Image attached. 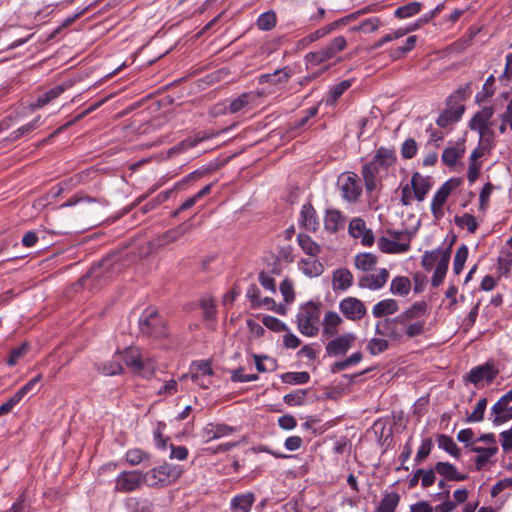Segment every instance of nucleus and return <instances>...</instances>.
<instances>
[{
	"instance_id": "obj_32",
	"label": "nucleus",
	"mask_w": 512,
	"mask_h": 512,
	"mask_svg": "<svg viewBox=\"0 0 512 512\" xmlns=\"http://www.w3.org/2000/svg\"><path fill=\"white\" fill-rule=\"evenodd\" d=\"M411 290V281L408 277L397 276L391 281L390 291L394 295L407 296Z\"/></svg>"
},
{
	"instance_id": "obj_22",
	"label": "nucleus",
	"mask_w": 512,
	"mask_h": 512,
	"mask_svg": "<svg viewBox=\"0 0 512 512\" xmlns=\"http://www.w3.org/2000/svg\"><path fill=\"white\" fill-rule=\"evenodd\" d=\"M291 75V69L288 67H284L281 69H277L273 73L261 75L259 78V82L261 84L270 83L272 85L285 84L289 81Z\"/></svg>"
},
{
	"instance_id": "obj_4",
	"label": "nucleus",
	"mask_w": 512,
	"mask_h": 512,
	"mask_svg": "<svg viewBox=\"0 0 512 512\" xmlns=\"http://www.w3.org/2000/svg\"><path fill=\"white\" fill-rule=\"evenodd\" d=\"M320 318V309L313 303L308 302L303 305L297 314V323L299 331L308 337L315 336L318 333V322Z\"/></svg>"
},
{
	"instance_id": "obj_8",
	"label": "nucleus",
	"mask_w": 512,
	"mask_h": 512,
	"mask_svg": "<svg viewBox=\"0 0 512 512\" xmlns=\"http://www.w3.org/2000/svg\"><path fill=\"white\" fill-rule=\"evenodd\" d=\"M339 310L350 321H359L367 314L364 302L353 296L342 299L339 303Z\"/></svg>"
},
{
	"instance_id": "obj_31",
	"label": "nucleus",
	"mask_w": 512,
	"mask_h": 512,
	"mask_svg": "<svg viewBox=\"0 0 512 512\" xmlns=\"http://www.w3.org/2000/svg\"><path fill=\"white\" fill-rule=\"evenodd\" d=\"M398 309V303L394 299H385L374 305L372 313L374 317L380 318L385 315L393 314L397 312Z\"/></svg>"
},
{
	"instance_id": "obj_34",
	"label": "nucleus",
	"mask_w": 512,
	"mask_h": 512,
	"mask_svg": "<svg viewBox=\"0 0 512 512\" xmlns=\"http://www.w3.org/2000/svg\"><path fill=\"white\" fill-rule=\"evenodd\" d=\"M297 240L299 246L306 254L315 257L320 253V246L309 235L299 234Z\"/></svg>"
},
{
	"instance_id": "obj_5",
	"label": "nucleus",
	"mask_w": 512,
	"mask_h": 512,
	"mask_svg": "<svg viewBox=\"0 0 512 512\" xmlns=\"http://www.w3.org/2000/svg\"><path fill=\"white\" fill-rule=\"evenodd\" d=\"M140 330L143 334L154 339L168 336V329L164 319L156 310H146L139 320Z\"/></svg>"
},
{
	"instance_id": "obj_13",
	"label": "nucleus",
	"mask_w": 512,
	"mask_h": 512,
	"mask_svg": "<svg viewBox=\"0 0 512 512\" xmlns=\"http://www.w3.org/2000/svg\"><path fill=\"white\" fill-rule=\"evenodd\" d=\"M355 339L352 333L342 334L326 344V352L331 357L344 355L352 347Z\"/></svg>"
},
{
	"instance_id": "obj_62",
	"label": "nucleus",
	"mask_w": 512,
	"mask_h": 512,
	"mask_svg": "<svg viewBox=\"0 0 512 512\" xmlns=\"http://www.w3.org/2000/svg\"><path fill=\"white\" fill-rule=\"evenodd\" d=\"M28 351V344L23 343L19 347L13 349L10 352V356L7 360L9 366H14L20 358H22Z\"/></svg>"
},
{
	"instance_id": "obj_41",
	"label": "nucleus",
	"mask_w": 512,
	"mask_h": 512,
	"mask_svg": "<svg viewBox=\"0 0 512 512\" xmlns=\"http://www.w3.org/2000/svg\"><path fill=\"white\" fill-rule=\"evenodd\" d=\"M399 499V495L395 492L386 494L381 500L377 512H394L399 503Z\"/></svg>"
},
{
	"instance_id": "obj_35",
	"label": "nucleus",
	"mask_w": 512,
	"mask_h": 512,
	"mask_svg": "<svg viewBox=\"0 0 512 512\" xmlns=\"http://www.w3.org/2000/svg\"><path fill=\"white\" fill-rule=\"evenodd\" d=\"M435 471L443 480H465V477L458 475L456 468L447 462L437 463Z\"/></svg>"
},
{
	"instance_id": "obj_37",
	"label": "nucleus",
	"mask_w": 512,
	"mask_h": 512,
	"mask_svg": "<svg viewBox=\"0 0 512 512\" xmlns=\"http://www.w3.org/2000/svg\"><path fill=\"white\" fill-rule=\"evenodd\" d=\"M464 154V148L451 146L444 149L442 153V161L445 165L449 167L455 166L458 159H460Z\"/></svg>"
},
{
	"instance_id": "obj_56",
	"label": "nucleus",
	"mask_w": 512,
	"mask_h": 512,
	"mask_svg": "<svg viewBox=\"0 0 512 512\" xmlns=\"http://www.w3.org/2000/svg\"><path fill=\"white\" fill-rule=\"evenodd\" d=\"M127 504L130 512H153V506L147 500L129 499Z\"/></svg>"
},
{
	"instance_id": "obj_16",
	"label": "nucleus",
	"mask_w": 512,
	"mask_h": 512,
	"mask_svg": "<svg viewBox=\"0 0 512 512\" xmlns=\"http://www.w3.org/2000/svg\"><path fill=\"white\" fill-rule=\"evenodd\" d=\"M353 274L347 268L336 269L332 274V288L334 291H346L353 285Z\"/></svg>"
},
{
	"instance_id": "obj_53",
	"label": "nucleus",
	"mask_w": 512,
	"mask_h": 512,
	"mask_svg": "<svg viewBox=\"0 0 512 512\" xmlns=\"http://www.w3.org/2000/svg\"><path fill=\"white\" fill-rule=\"evenodd\" d=\"M487 406V399L481 398L474 409V411L467 416L466 422H481L484 419V413Z\"/></svg>"
},
{
	"instance_id": "obj_49",
	"label": "nucleus",
	"mask_w": 512,
	"mask_h": 512,
	"mask_svg": "<svg viewBox=\"0 0 512 512\" xmlns=\"http://www.w3.org/2000/svg\"><path fill=\"white\" fill-rule=\"evenodd\" d=\"M282 381L288 384H305L309 381L310 375L308 372H287L282 376Z\"/></svg>"
},
{
	"instance_id": "obj_2",
	"label": "nucleus",
	"mask_w": 512,
	"mask_h": 512,
	"mask_svg": "<svg viewBox=\"0 0 512 512\" xmlns=\"http://www.w3.org/2000/svg\"><path fill=\"white\" fill-rule=\"evenodd\" d=\"M396 161L395 150L386 147L377 149L373 159L363 165L361 175L368 192L377 188L381 170H387Z\"/></svg>"
},
{
	"instance_id": "obj_11",
	"label": "nucleus",
	"mask_w": 512,
	"mask_h": 512,
	"mask_svg": "<svg viewBox=\"0 0 512 512\" xmlns=\"http://www.w3.org/2000/svg\"><path fill=\"white\" fill-rule=\"evenodd\" d=\"M192 228V224L187 222H183L175 228L169 229L168 231L162 233L157 238H155L151 245L156 248H162L168 244L176 242L180 239L184 234L188 233Z\"/></svg>"
},
{
	"instance_id": "obj_38",
	"label": "nucleus",
	"mask_w": 512,
	"mask_h": 512,
	"mask_svg": "<svg viewBox=\"0 0 512 512\" xmlns=\"http://www.w3.org/2000/svg\"><path fill=\"white\" fill-rule=\"evenodd\" d=\"M437 443L439 448L445 450L447 453L454 457H459L460 450L452 437L445 434H439L437 435Z\"/></svg>"
},
{
	"instance_id": "obj_52",
	"label": "nucleus",
	"mask_w": 512,
	"mask_h": 512,
	"mask_svg": "<svg viewBox=\"0 0 512 512\" xmlns=\"http://www.w3.org/2000/svg\"><path fill=\"white\" fill-rule=\"evenodd\" d=\"M254 359L259 372H270L276 369V360L268 356L254 355Z\"/></svg>"
},
{
	"instance_id": "obj_40",
	"label": "nucleus",
	"mask_w": 512,
	"mask_h": 512,
	"mask_svg": "<svg viewBox=\"0 0 512 512\" xmlns=\"http://www.w3.org/2000/svg\"><path fill=\"white\" fill-rule=\"evenodd\" d=\"M41 380L42 375H36L15 393L16 396H18L19 399L22 400L27 394H35L40 389Z\"/></svg>"
},
{
	"instance_id": "obj_6",
	"label": "nucleus",
	"mask_w": 512,
	"mask_h": 512,
	"mask_svg": "<svg viewBox=\"0 0 512 512\" xmlns=\"http://www.w3.org/2000/svg\"><path fill=\"white\" fill-rule=\"evenodd\" d=\"M347 47V41L343 36H337L331 40L325 47L315 52H309L305 60L311 65L317 66L328 60L333 59L339 52Z\"/></svg>"
},
{
	"instance_id": "obj_21",
	"label": "nucleus",
	"mask_w": 512,
	"mask_h": 512,
	"mask_svg": "<svg viewBox=\"0 0 512 512\" xmlns=\"http://www.w3.org/2000/svg\"><path fill=\"white\" fill-rule=\"evenodd\" d=\"M450 249L444 250L440 261L437 262L431 279L432 286L438 287L444 280L450 261Z\"/></svg>"
},
{
	"instance_id": "obj_60",
	"label": "nucleus",
	"mask_w": 512,
	"mask_h": 512,
	"mask_svg": "<svg viewBox=\"0 0 512 512\" xmlns=\"http://www.w3.org/2000/svg\"><path fill=\"white\" fill-rule=\"evenodd\" d=\"M280 292H281V294L284 298V301L286 303L293 302V300L295 298V294H294L293 284L291 281H289L288 279L283 280L280 284Z\"/></svg>"
},
{
	"instance_id": "obj_29",
	"label": "nucleus",
	"mask_w": 512,
	"mask_h": 512,
	"mask_svg": "<svg viewBox=\"0 0 512 512\" xmlns=\"http://www.w3.org/2000/svg\"><path fill=\"white\" fill-rule=\"evenodd\" d=\"M301 223L307 229L315 231L319 225L316 217V211L311 204L303 205L301 212Z\"/></svg>"
},
{
	"instance_id": "obj_57",
	"label": "nucleus",
	"mask_w": 512,
	"mask_h": 512,
	"mask_svg": "<svg viewBox=\"0 0 512 512\" xmlns=\"http://www.w3.org/2000/svg\"><path fill=\"white\" fill-rule=\"evenodd\" d=\"M418 150L416 141L413 138H408L401 146V155L404 159L413 158Z\"/></svg>"
},
{
	"instance_id": "obj_46",
	"label": "nucleus",
	"mask_w": 512,
	"mask_h": 512,
	"mask_svg": "<svg viewBox=\"0 0 512 512\" xmlns=\"http://www.w3.org/2000/svg\"><path fill=\"white\" fill-rule=\"evenodd\" d=\"M443 252L444 251L440 249H434L432 251L425 252L421 260V264L424 269L430 271L437 264V262L440 261Z\"/></svg>"
},
{
	"instance_id": "obj_18",
	"label": "nucleus",
	"mask_w": 512,
	"mask_h": 512,
	"mask_svg": "<svg viewBox=\"0 0 512 512\" xmlns=\"http://www.w3.org/2000/svg\"><path fill=\"white\" fill-rule=\"evenodd\" d=\"M342 323V318L336 312H326L322 323V336L325 338H331L336 336L338 334V326L341 325Z\"/></svg>"
},
{
	"instance_id": "obj_47",
	"label": "nucleus",
	"mask_w": 512,
	"mask_h": 512,
	"mask_svg": "<svg viewBox=\"0 0 512 512\" xmlns=\"http://www.w3.org/2000/svg\"><path fill=\"white\" fill-rule=\"evenodd\" d=\"M467 258L468 247L466 245H461L456 251L453 262V271L456 275H459L462 272Z\"/></svg>"
},
{
	"instance_id": "obj_44",
	"label": "nucleus",
	"mask_w": 512,
	"mask_h": 512,
	"mask_svg": "<svg viewBox=\"0 0 512 512\" xmlns=\"http://www.w3.org/2000/svg\"><path fill=\"white\" fill-rule=\"evenodd\" d=\"M277 22L276 14L274 11H267L262 13L257 19V27L262 31L272 30Z\"/></svg>"
},
{
	"instance_id": "obj_19",
	"label": "nucleus",
	"mask_w": 512,
	"mask_h": 512,
	"mask_svg": "<svg viewBox=\"0 0 512 512\" xmlns=\"http://www.w3.org/2000/svg\"><path fill=\"white\" fill-rule=\"evenodd\" d=\"M411 186L414 197L418 201H423L431 188V183L428 177H423L420 173L415 172L411 177Z\"/></svg>"
},
{
	"instance_id": "obj_30",
	"label": "nucleus",
	"mask_w": 512,
	"mask_h": 512,
	"mask_svg": "<svg viewBox=\"0 0 512 512\" xmlns=\"http://www.w3.org/2000/svg\"><path fill=\"white\" fill-rule=\"evenodd\" d=\"M378 246L381 251L386 253H402L408 251L410 248V244L408 243H400L386 237L379 238Z\"/></svg>"
},
{
	"instance_id": "obj_24",
	"label": "nucleus",
	"mask_w": 512,
	"mask_h": 512,
	"mask_svg": "<svg viewBox=\"0 0 512 512\" xmlns=\"http://www.w3.org/2000/svg\"><path fill=\"white\" fill-rule=\"evenodd\" d=\"M233 431L234 428L226 424L209 423L203 430V437L206 438L207 441H211L213 439L230 435Z\"/></svg>"
},
{
	"instance_id": "obj_25",
	"label": "nucleus",
	"mask_w": 512,
	"mask_h": 512,
	"mask_svg": "<svg viewBox=\"0 0 512 512\" xmlns=\"http://www.w3.org/2000/svg\"><path fill=\"white\" fill-rule=\"evenodd\" d=\"M324 225L328 232L335 233L344 227L345 218L338 210H327Z\"/></svg>"
},
{
	"instance_id": "obj_1",
	"label": "nucleus",
	"mask_w": 512,
	"mask_h": 512,
	"mask_svg": "<svg viewBox=\"0 0 512 512\" xmlns=\"http://www.w3.org/2000/svg\"><path fill=\"white\" fill-rule=\"evenodd\" d=\"M427 304L417 302L394 318H387L376 324L375 332L392 341L403 342L405 338H414L425 333Z\"/></svg>"
},
{
	"instance_id": "obj_7",
	"label": "nucleus",
	"mask_w": 512,
	"mask_h": 512,
	"mask_svg": "<svg viewBox=\"0 0 512 512\" xmlns=\"http://www.w3.org/2000/svg\"><path fill=\"white\" fill-rule=\"evenodd\" d=\"M339 182L343 198L352 203L357 202L362 193L358 175L354 172H346L339 177Z\"/></svg>"
},
{
	"instance_id": "obj_28",
	"label": "nucleus",
	"mask_w": 512,
	"mask_h": 512,
	"mask_svg": "<svg viewBox=\"0 0 512 512\" xmlns=\"http://www.w3.org/2000/svg\"><path fill=\"white\" fill-rule=\"evenodd\" d=\"M471 450L478 454L474 460L477 470H481L489 462L490 458L498 452L496 445L487 448L472 447Z\"/></svg>"
},
{
	"instance_id": "obj_23",
	"label": "nucleus",
	"mask_w": 512,
	"mask_h": 512,
	"mask_svg": "<svg viewBox=\"0 0 512 512\" xmlns=\"http://www.w3.org/2000/svg\"><path fill=\"white\" fill-rule=\"evenodd\" d=\"M67 88V85L60 84L40 95L35 102L30 104L31 109H39L58 98Z\"/></svg>"
},
{
	"instance_id": "obj_58",
	"label": "nucleus",
	"mask_w": 512,
	"mask_h": 512,
	"mask_svg": "<svg viewBox=\"0 0 512 512\" xmlns=\"http://www.w3.org/2000/svg\"><path fill=\"white\" fill-rule=\"evenodd\" d=\"M477 132L479 133L480 145L486 149H490L493 146L495 137L491 126L478 130Z\"/></svg>"
},
{
	"instance_id": "obj_64",
	"label": "nucleus",
	"mask_w": 512,
	"mask_h": 512,
	"mask_svg": "<svg viewBox=\"0 0 512 512\" xmlns=\"http://www.w3.org/2000/svg\"><path fill=\"white\" fill-rule=\"evenodd\" d=\"M258 379L256 374H244L243 370L237 369L232 372L231 380L233 382H251Z\"/></svg>"
},
{
	"instance_id": "obj_20",
	"label": "nucleus",
	"mask_w": 512,
	"mask_h": 512,
	"mask_svg": "<svg viewBox=\"0 0 512 512\" xmlns=\"http://www.w3.org/2000/svg\"><path fill=\"white\" fill-rule=\"evenodd\" d=\"M465 110L464 105H458L456 107L449 106L445 111H443L436 120L438 126L445 128L449 126L451 123L457 122L460 120Z\"/></svg>"
},
{
	"instance_id": "obj_39",
	"label": "nucleus",
	"mask_w": 512,
	"mask_h": 512,
	"mask_svg": "<svg viewBox=\"0 0 512 512\" xmlns=\"http://www.w3.org/2000/svg\"><path fill=\"white\" fill-rule=\"evenodd\" d=\"M97 370L106 375L113 376L123 372V367L118 360H111L103 363L96 364Z\"/></svg>"
},
{
	"instance_id": "obj_55",
	"label": "nucleus",
	"mask_w": 512,
	"mask_h": 512,
	"mask_svg": "<svg viewBox=\"0 0 512 512\" xmlns=\"http://www.w3.org/2000/svg\"><path fill=\"white\" fill-rule=\"evenodd\" d=\"M388 347V341L383 338H372L367 345V349L372 355H378L386 351Z\"/></svg>"
},
{
	"instance_id": "obj_45",
	"label": "nucleus",
	"mask_w": 512,
	"mask_h": 512,
	"mask_svg": "<svg viewBox=\"0 0 512 512\" xmlns=\"http://www.w3.org/2000/svg\"><path fill=\"white\" fill-rule=\"evenodd\" d=\"M104 103V100H101L93 105H91L88 109H86L85 111L81 112L80 114H78L77 116H75L72 120H70L69 122L65 123L64 125H62L61 127H59L57 130H55L51 135L50 137H54L55 135L59 134L60 132L66 130L67 128H69L70 126H72L73 124H75L76 122L80 121L81 119H83L85 116H87L89 113H91L92 111H94L95 109H97L98 107H100L102 104Z\"/></svg>"
},
{
	"instance_id": "obj_36",
	"label": "nucleus",
	"mask_w": 512,
	"mask_h": 512,
	"mask_svg": "<svg viewBox=\"0 0 512 512\" xmlns=\"http://www.w3.org/2000/svg\"><path fill=\"white\" fill-rule=\"evenodd\" d=\"M191 373L192 381L197 382L198 380L205 376L212 375L213 372L210 362L203 360L192 364Z\"/></svg>"
},
{
	"instance_id": "obj_54",
	"label": "nucleus",
	"mask_w": 512,
	"mask_h": 512,
	"mask_svg": "<svg viewBox=\"0 0 512 512\" xmlns=\"http://www.w3.org/2000/svg\"><path fill=\"white\" fill-rule=\"evenodd\" d=\"M381 26V20L378 17L369 18L361 22L358 26L352 28V31H362L364 33H371L376 31Z\"/></svg>"
},
{
	"instance_id": "obj_48",
	"label": "nucleus",
	"mask_w": 512,
	"mask_h": 512,
	"mask_svg": "<svg viewBox=\"0 0 512 512\" xmlns=\"http://www.w3.org/2000/svg\"><path fill=\"white\" fill-rule=\"evenodd\" d=\"M454 222L458 227H466L470 233H475L478 228L476 218L469 213H465L462 216H455Z\"/></svg>"
},
{
	"instance_id": "obj_14",
	"label": "nucleus",
	"mask_w": 512,
	"mask_h": 512,
	"mask_svg": "<svg viewBox=\"0 0 512 512\" xmlns=\"http://www.w3.org/2000/svg\"><path fill=\"white\" fill-rule=\"evenodd\" d=\"M348 231L353 238H360L365 246H371L374 243L373 232L367 228L362 218H353L349 223Z\"/></svg>"
},
{
	"instance_id": "obj_50",
	"label": "nucleus",
	"mask_w": 512,
	"mask_h": 512,
	"mask_svg": "<svg viewBox=\"0 0 512 512\" xmlns=\"http://www.w3.org/2000/svg\"><path fill=\"white\" fill-rule=\"evenodd\" d=\"M308 395L307 389H298L284 396V402L290 406H299L304 404Z\"/></svg>"
},
{
	"instance_id": "obj_42",
	"label": "nucleus",
	"mask_w": 512,
	"mask_h": 512,
	"mask_svg": "<svg viewBox=\"0 0 512 512\" xmlns=\"http://www.w3.org/2000/svg\"><path fill=\"white\" fill-rule=\"evenodd\" d=\"M416 42L417 37L415 35L409 36L403 46H399L390 52L391 58L394 60L401 59L415 47Z\"/></svg>"
},
{
	"instance_id": "obj_15",
	"label": "nucleus",
	"mask_w": 512,
	"mask_h": 512,
	"mask_svg": "<svg viewBox=\"0 0 512 512\" xmlns=\"http://www.w3.org/2000/svg\"><path fill=\"white\" fill-rule=\"evenodd\" d=\"M494 115V108L492 106L484 107L482 110L475 113L469 121V128L478 131L492 126V117Z\"/></svg>"
},
{
	"instance_id": "obj_51",
	"label": "nucleus",
	"mask_w": 512,
	"mask_h": 512,
	"mask_svg": "<svg viewBox=\"0 0 512 512\" xmlns=\"http://www.w3.org/2000/svg\"><path fill=\"white\" fill-rule=\"evenodd\" d=\"M150 459V455L138 448H133L127 451L126 460L131 465H138Z\"/></svg>"
},
{
	"instance_id": "obj_3",
	"label": "nucleus",
	"mask_w": 512,
	"mask_h": 512,
	"mask_svg": "<svg viewBox=\"0 0 512 512\" xmlns=\"http://www.w3.org/2000/svg\"><path fill=\"white\" fill-rule=\"evenodd\" d=\"M123 360L126 366L133 372L144 378H150L156 371V364L151 358H143L137 348H127L123 351Z\"/></svg>"
},
{
	"instance_id": "obj_43",
	"label": "nucleus",
	"mask_w": 512,
	"mask_h": 512,
	"mask_svg": "<svg viewBox=\"0 0 512 512\" xmlns=\"http://www.w3.org/2000/svg\"><path fill=\"white\" fill-rule=\"evenodd\" d=\"M420 2H410L406 5L400 6L395 11V16L400 19L408 18L418 14L421 11Z\"/></svg>"
},
{
	"instance_id": "obj_10",
	"label": "nucleus",
	"mask_w": 512,
	"mask_h": 512,
	"mask_svg": "<svg viewBox=\"0 0 512 512\" xmlns=\"http://www.w3.org/2000/svg\"><path fill=\"white\" fill-rule=\"evenodd\" d=\"M498 370L491 363H485L473 368L468 374L464 376V380L478 385L481 381L485 380L490 384L498 375Z\"/></svg>"
},
{
	"instance_id": "obj_61",
	"label": "nucleus",
	"mask_w": 512,
	"mask_h": 512,
	"mask_svg": "<svg viewBox=\"0 0 512 512\" xmlns=\"http://www.w3.org/2000/svg\"><path fill=\"white\" fill-rule=\"evenodd\" d=\"M262 323L272 331L281 332L286 330L285 324L273 316H264Z\"/></svg>"
},
{
	"instance_id": "obj_27",
	"label": "nucleus",
	"mask_w": 512,
	"mask_h": 512,
	"mask_svg": "<svg viewBox=\"0 0 512 512\" xmlns=\"http://www.w3.org/2000/svg\"><path fill=\"white\" fill-rule=\"evenodd\" d=\"M298 267L308 277L320 276L324 271L322 263L316 259H301L298 262Z\"/></svg>"
},
{
	"instance_id": "obj_9",
	"label": "nucleus",
	"mask_w": 512,
	"mask_h": 512,
	"mask_svg": "<svg viewBox=\"0 0 512 512\" xmlns=\"http://www.w3.org/2000/svg\"><path fill=\"white\" fill-rule=\"evenodd\" d=\"M458 185L459 180L451 179L445 182L435 193L431 203V210L436 219H439L443 215V205L448 196L458 187Z\"/></svg>"
},
{
	"instance_id": "obj_17",
	"label": "nucleus",
	"mask_w": 512,
	"mask_h": 512,
	"mask_svg": "<svg viewBox=\"0 0 512 512\" xmlns=\"http://www.w3.org/2000/svg\"><path fill=\"white\" fill-rule=\"evenodd\" d=\"M182 475V470L178 467H172L170 464H164L158 468L151 469L149 473L145 475V478H157L158 480H165L166 478L171 480H177Z\"/></svg>"
},
{
	"instance_id": "obj_26",
	"label": "nucleus",
	"mask_w": 512,
	"mask_h": 512,
	"mask_svg": "<svg viewBox=\"0 0 512 512\" xmlns=\"http://www.w3.org/2000/svg\"><path fill=\"white\" fill-rule=\"evenodd\" d=\"M255 500L253 493L240 494L231 500V512H249Z\"/></svg>"
},
{
	"instance_id": "obj_59",
	"label": "nucleus",
	"mask_w": 512,
	"mask_h": 512,
	"mask_svg": "<svg viewBox=\"0 0 512 512\" xmlns=\"http://www.w3.org/2000/svg\"><path fill=\"white\" fill-rule=\"evenodd\" d=\"M250 94L243 93L234 100L231 101L229 105V112L230 113H237L241 111L246 105H248L250 101Z\"/></svg>"
},
{
	"instance_id": "obj_63",
	"label": "nucleus",
	"mask_w": 512,
	"mask_h": 512,
	"mask_svg": "<svg viewBox=\"0 0 512 512\" xmlns=\"http://www.w3.org/2000/svg\"><path fill=\"white\" fill-rule=\"evenodd\" d=\"M432 446H433V443L430 438L424 439L417 451L415 460L417 462H421L424 459H426L431 452Z\"/></svg>"
},
{
	"instance_id": "obj_12",
	"label": "nucleus",
	"mask_w": 512,
	"mask_h": 512,
	"mask_svg": "<svg viewBox=\"0 0 512 512\" xmlns=\"http://www.w3.org/2000/svg\"><path fill=\"white\" fill-rule=\"evenodd\" d=\"M389 279V271L385 268L377 273H363L358 277V286L362 289L378 290L384 287Z\"/></svg>"
},
{
	"instance_id": "obj_33",
	"label": "nucleus",
	"mask_w": 512,
	"mask_h": 512,
	"mask_svg": "<svg viewBox=\"0 0 512 512\" xmlns=\"http://www.w3.org/2000/svg\"><path fill=\"white\" fill-rule=\"evenodd\" d=\"M355 267L364 273L372 271L377 264V257L371 253H361L355 257Z\"/></svg>"
}]
</instances>
